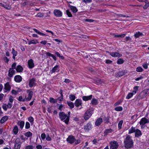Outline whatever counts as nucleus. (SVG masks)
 Returning <instances> with one entry per match:
<instances>
[{"label": "nucleus", "mask_w": 149, "mask_h": 149, "mask_svg": "<svg viewBox=\"0 0 149 149\" xmlns=\"http://www.w3.org/2000/svg\"><path fill=\"white\" fill-rule=\"evenodd\" d=\"M124 62V60L122 58L119 59L117 61V63L118 64H123Z\"/></svg>", "instance_id": "37998d69"}, {"label": "nucleus", "mask_w": 149, "mask_h": 149, "mask_svg": "<svg viewBox=\"0 0 149 149\" xmlns=\"http://www.w3.org/2000/svg\"><path fill=\"white\" fill-rule=\"evenodd\" d=\"M3 59L4 62L6 63H8L9 61V60L8 59L7 57L6 56L4 57L3 58Z\"/></svg>", "instance_id": "4d7b16f0"}, {"label": "nucleus", "mask_w": 149, "mask_h": 149, "mask_svg": "<svg viewBox=\"0 0 149 149\" xmlns=\"http://www.w3.org/2000/svg\"><path fill=\"white\" fill-rule=\"evenodd\" d=\"M11 87L9 84L8 82H7L4 84V89L6 90L5 92H6L7 91H10V90Z\"/></svg>", "instance_id": "9d476101"}, {"label": "nucleus", "mask_w": 149, "mask_h": 149, "mask_svg": "<svg viewBox=\"0 0 149 149\" xmlns=\"http://www.w3.org/2000/svg\"><path fill=\"white\" fill-rule=\"evenodd\" d=\"M15 71L13 68H10L8 71V76L10 77L13 76L15 74Z\"/></svg>", "instance_id": "dca6fc26"}, {"label": "nucleus", "mask_w": 149, "mask_h": 149, "mask_svg": "<svg viewBox=\"0 0 149 149\" xmlns=\"http://www.w3.org/2000/svg\"><path fill=\"white\" fill-rule=\"evenodd\" d=\"M113 131V130L111 128L106 129L104 132V136H107L109 133H112Z\"/></svg>", "instance_id": "412c9836"}, {"label": "nucleus", "mask_w": 149, "mask_h": 149, "mask_svg": "<svg viewBox=\"0 0 149 149\" xmlns=\"http://www.w3.org/2000/svg\"><path fill=\"white\" fill-rule=\"evenodd\" d=\"M12 106V103H9L7 105V107L8 108H11Z\"/></svg>", "instance_id": "338daca9"}, {"label": "nucleus", "mask_w": 149, "mask_h": 149, "mask_svg": "<svg viewBox=\"0 0 149 149\" xmlns=\"http://www.w3.org/2000/svg\"><path fill=\"white\" fill-rule=\"evenodd\" d=\"M36 80L35 79L32 78L29 81V86L31 88L32 87L36 85Z\"/></svg>", "instance_id": "4468645a"}, {"label": "nucleus", "mask_w": 149, "mask_h": 149, "mask_svg": "<svg viewBox=\"0 0 149 149\" xmlns=\"http://www.w3.org/2000/svg\"><path fill=\"white\" fill-rule=\"evenodd\" d=\"M146 3L145 5L143 6V8L144 9H146L149 6V3L148 1V0L146 1L145 2Z\"/></svg>", "instance_id": "a19ab883"}, {"label": "nucleus", "mask_w": 149, "mask_h": 149, "mask_svg": "<svg viewBox=\"0 0 149 149\" xmlns=\"http://www.w3.org/2000/svg\"><path fill=\"white\" fill-rule=\"evenodd\" d=\"M40 43L45 45L47 43V41L45 40L41 41L40 42Z\"/></svg>", "instance_id": "0e129e2a"}, {"label": "nucleus", "mask_w": 149, "mask_h": 149, "mask_svg": "<svg viewBox=\"0 0 149 149\" xmlns=\"http://www.w3.org/2000/svg\"><path fill=\"white\" fill-rule=\"evenodd\" d=\"M95 82L97 83H100L101 82V80L98 78H96L95 79Z\"/></svg>", "instance_id": "774afa93"}, {"label": "nucleus", "mask_w": 149, "mask_h": 149, "mask_svg": "<svg viewBox=\"0 0 149 149\" xmlns=\"http://www.w3.org/2000/svg\"><path fill=\"white\" fill-rule=\"evenodd\" d=\"M98 104V100L95 98H93L91 101L90 104L93 106H95Z\"/></svg>", "instance_id": "5701e85b"}, {"label": "nucleus", "mask_w": 149, "mask_h": 149, "mask_svg": "<svg viewBox=\"0 0 149 149\" xmlns=\"http://www.w3.org/2000/svg\"><path fill=\"white\" fill-rule=\"evenodd\" d=\"M27 93H28V95L26 99V101H29L31 99L33 94V92L32 91H30L29 90L27 91Z\"/></svg>", "instance_id": "1a4fd4ad"}, {"label": "nucleus", "mask_w": 149, "mask_h": 149, "mask_svg": "<svg viewBox=\"0 0 149 149\" xmlns=\"http://www.w3.org/2000/svg\"><path fill=\"white\" fill-rule=\"evenodd\" d=\"M123 120L120 121L118 123V126L119 129H121L122 128V126L123 123Z\"/></svg>", "instance_id": "a18cd8bd"}, {"label": "nucleus", "mask_w": 149, "mask_h": 149, "mask_svg": "<svg viewBox=\"0 0 149 149\" xmlns=\"http://www.w3.org/2000/svg\"><path fill=\"white\" fill-rule=\"evenodd\" d=\"M15 149H20L22 144L20 139L19 138H17L15 141Z\"/></svg>", "instance_id": "423d86ee"}, {"label": "nucleus", "mask_w": 149, "mask_h": 149, "mask_svg": "<svg viewBox=\"0 0 149 149\" xmlns=\"http://www.w3.org/2000/svg\"><path fill=\"white\" fill-rule=\"evenodd\" d=\"M67 104L71 109L73 108L74 107V103L70 101L67 102Z\"/></svg>", "instance_id": "c9c22d12"}, {"label": "nucleus", "mask_w": 149, "mask_h": 149, "mask_svg": "<svg viewBox=\"0 0 149 149\" xmlns=\"http://www.w3.org/2000/svg\"><path fill=\"white\" fill-rule=\"evenodd\" d=\"M16 70L17 72H21L23 71V68L21 66L18 65L16 68Z\"/></svg>", "instance_id": "a878e982"}, {"label": "nucleus", "mask_w": 149, "mask_h": 149, "mask_svg": "<svg viewBox=\"0 0 149 149\" xmlns=\"http://www.w3.org/2000/svg\"><path fill=\"white\" fill-rule=\"evenodd\" d=\"M26 149H33V146L31 145H29L26 147Z\"/></svg>", "instance_id": "bf43d9fd"}, {"label": "nucleus", "mask_w": 149, "mask_h": 149, "mask_svg": "<svg viewBox=\"0 0 149 149\" xmlns=\"http://www.w3.org/2000/svg\"><path fill=\"white\" fill-rule=\"evenodd\" d=\"M109 144L110 149H117L119 146L118 142L115 141H111Z\"/></svg>", "instance_id": "39448f33"}, {"label": "nucleus", "mask_w": 149, "mask_h": 149, "mask_svg": "<svg viewBox=\"0 0 149 149\" xmlns=\"http://www.w3.org/2000/svg\"><path fill=\"white\" fill-rule=\"evenodd\" d=\"M110 55L113 57H119L122 56L121 54H120L119 53L116 52H112L110 53Z\"/></svg>", "instance_id": "a211bd4d"}, {"label": "nucleus", "mask_w": 149, "mask_h": 149, "mask_svg": "<svg viewBox=\"0 0 149 149\" xmlns=\"http://www.w3.org/2000/svg\"><path fill=\"white\" fill-rule=\"evenodd\" d=\"M46 139L47 141H50L52 140L51 138L49 136V135H47Z\"/></svg>", "instance_id": "052dcab7"}, {"label": "nucleus", "mask_w": 149, "mask_h": 149, "mask_svg": "<svg viewBox=\"0 0 149 149\" xmlns=\"http://www.w3.org/2000/svg\"><path fill=\"white\" fill-rule=\"evenodd\" d=\"M33 30L36 33L41 36H44L46 35L45 34L40 32L39 31L36 29H33Z\"/></svg>", "instance_id": "7c9ffc66"}, {"label": "nucleus", "mask_w": 149, "mask_h": 149, "mask_svg": "<svg viewBox=\"0 0 149 149\" xmlns=\"http://www.w3.org/2000/svg\"><path fill=\"white\" fill-rule=\"evenodd\" d=\"M102 122V118H100L97 120L95 122V124L96 126H98L100 125Z\"/></svg>", "instance_id": "6ab92c4d"}, {"label": "nucleus", "mask_w": 149, "mask_h": 149, "mask_svg": "<svg viewBox=\"0 0 149 149\" xmlns=\"http://www.w3.org/2000/svg\"><path fill=\"white\" fill-rule=\"evenodd\" d=\"M135 132V137L137 138H139V137L141 136L142 134V133L141 131L138 129H136V130Z\"/></svg>", "instance_id": "f3484780"}, {"label": "nucleus", "mask_w": 149, "mask_h": 149, "mask_svg": "<svg viewBox=\"0 0 149 149\" xmlns=\"http://www.w3.org/2000/svg\"><path fill=\"white\" fill-rule=\"evenodd\" d=\"M66 13L68 17H72V15L71 14V12L69 11V10H66Z\"/></svg>", "instance_id": "de8ad7c7"}, {"label": "nucleus", "mask_w": 149, "mask_h": 149, "mask_svg": "<svg viewBox=\"0 0 149 149\" xmlns=\"http://www.w3.org/2000/svg\"><path fill=\"white\" fill-rule=\"evenodd\" d=\"M43 14L41 13H38L36 16L37 17H43Z\"/></svg>", "instance_id": "680f3d73"}, {"label": "nucleus", "mask_w": 149, "mask_h": 149, "mask_svg": "<svg viewBox=\"0 0 149 149\" xmlns=\"http://www.w3.org/2000/svg\"><path fill=\"white\" fill-rule=\"evenodd\" d=\"M59 106L58 109L60 111H62L65 108L64 105L62 104L59 105L58 104H57V106Z\"/></svg>", "instance_id": "58836bf2"}, {"label": "nucleus", "mask_w": 149, "mask_h": 149, "mask_svg": "<svg viewBox=\"0 0 149 149\" xmlns=\"http://www.w3.org/2000/svg\"><path fill=\"white\" fill-rule=\"evenodd\" d=\"M54 15L57 17H61L62 16V12L59 10L55 9L54 11Z\"/></svg>", "instance_id": "0eeeda50"}, {"label": "nucleus", "mask_w": 149, "mask_h": 149, "mask_svg": "<svg viewBox=\"0 0 149 149\" xmlns=\"http://www.w3.org/2000/svg\"><path fill=\"white\" fill-rule=\"evenodd\" d=\"M112 62V61L109 60H107L106 61L105 63L108 64H111Z\"/></svg>", "instance_id": "69168bd1"}, {"label": "nucleus", "mask_w": 149, "mask_h": 149, "mask_svg": "<svg viewBox=\"0 0 149 149\" xmlns=\"http://www.w3.org/2000/svg\"><path fill=\"white\" fill-rule=\"evenodd\" d=\"M24 135L27 137H29L32 136V134L30 132L28 131L25 133Z\"/></svg>", "instance_id": "4c0bfd02"}, {"label": "nucleus", "mask_w": 149, "mask_h": 149, "mask_svg": "<svg viewBox=\"0 0 149 149\" xmlns=\"http://www.w3.org/2000/svg\"><path fill=\"white\" fill-rule=\"evenodd\" d=\"M18 131V128L17 126V125L15 126L13 129V132L14 134L16 135L17 134Z\"/></svg>", "instance_id": "cd10ccee"}, {"label": "nucleus", "mask_w": 149, "mask_h": 149, "mask_svg": "<svg viewBox=\"0 0 149 149\" xmlns=\"http://www.w3.org/2000/svg\"><path fill=\"white\" fill-rule=\"evenodd\" d=\"M142 66L145 69H146L148 68V64L147 63H145L143 64Z\"/></svg>", "instance_id": "e2e57ef3"}, {"label": "nucleus", "mask_w": 149, "mask_h": 149, "mask_svg": "<svg viewBox=\"0 0 149 149\" xmlns=\"http://www.w3.org/2000/svg\"><path fill=\"white\" fill-rule=\"evenodd\" d=\"M8 116H5L2 117L0 120V122L1 123H3L6 121L8 119Z\"/></svg>", "instance_id": "b1692460"}, {"label": "nucleus", "mask_w": 149, "mask_h": 149, "mask_svg": "<svg viewBox=\"0 0 149 149\" xmlns=\"http://www.w3.org/2000/svg\"><path fill=\"white\" fill-rule=\"evenodd\" d=\"M69 98L71 101H73L75 100L76 97L74 95H70L69 96Z\"/></svg>", "instance_id": "c03bdc74"}, {"label": "nucleus", "mask_w": 149, "mask_h": 149, "mask_svg": "<svg viewBox=\"0 0 149 149\" xmlns=\"http://www.w3.org/2000/svg\"><path fill=\"white\" fill-rule=\"evenodd\" d=\"M133 95V94L131 93H129L127 96L126 98L127 99H129L132 97Z\"/></svg>", "instance_id": "8fccbe9b"}, {"label": "nucleus", "mask_w": 149, "mask_h": 149, "mask_svg": "<svg viewBox=\"0 0 149 149\" xmlns=\"http://www.w3.org/2000/svg\"><path fill=\"white\" fill-rule=\"evenodd\" d=\"M110 117L109 116H108L107 117H104L103 118V120L105 123H109V119Z\"/></svg>", "instance_id": "2f4dec72"}, {"label": "nucleus", "mask_w": 149, "mask_h": 149, "mask_svg": "<svg viewBox=\"0 0 149 149\" xmlns=\"http://www.w3.org/2000/svg\"><path fill=\"white\" fill-rule=\"evenodd\" d=\"M149 123V120L146 118H143L141 119L139 123L141 125H144L146 123Z\"/></svg>", "instance_id": "ddd939ff"}, {"label": "nucleus", "mask_w": 149, "mask_h": 149, "mask_svg": "<svg viewBox=\"0 0 149 149\" xmlns=\"http://www.w3.org/2000/svg\"><path fill=\"white\" fill-rule=\"evenodd\" d=\"M2 107L3 109L5 111L7 110L8 108L7 106V104H4L2 106Z\"/></svg>", "instance_id": "603ef678"}, {"label": "nucleus", "mask_w": 149, "mask_h": 149, "mask_svg": "<svg viewBox=\"0 0 149 149\" xmlns=\"http://www.w3.org/2000/svg\"><path fill=\"white\" fill-rule=\"evenodd\" d=\"M28 64L29 66V68H32L34 66V64L33 63V59H31L29 60L28 62Z\"/></svg>", "instance_id": "f8f14e48"}, {"label": "nucleus", "mask_w": 149, "mask_h": 149, "mask_svg": "<svg viewBox=\"0 0 149 149\" xmlns=\"http://www.w3.org/2000/svg\"><path fill=\"white\" fill-rule=\"evenodd\" d=\"M28 120L30 123H33L34 121V119L33 117L30 116Z\"/></svg>", "instance_id": "6e6d98bb"}, {"label": "nucleus", "mask_w": 149, "mask_h": 149, "mask_svg": "<svg viewBox=\"0 0 149 149\" xmlns=\"http://www.w3.org/2000/svg\"><path fill=\"white\" fill-rule=\"evenodd\" d=\"M149 93V89H145L141 92L137 96L136 99L138 100L145 97L146 95Z\"/></svg>", "instance_id": "20e7f679"}, {"label": "nucleus", "mask_w": 149, "mask_h": 149, "mask_svg": "<svg viewBox=\"0 0 149 149\" xmlns=\"http://www.w3.org/2000/svg\"><path fill=\"white\" fill-rule=\"evenodd\" d=\"M143 35V33L140 32L136 33L134 35V36L135 38H138L140 36H142Z\"/></svg>", "instance_id": "72a5a7b5"}, {"label": "nucleus", "mask_w": 149, "mask_h": 149, "mask_svg": "<svg viewBox=\"0 0 149 149\" xmlns=\"http://www.w3.org/2000/svg\"><path fill=\"white\" fill-rule=\"evenodd\" d=\"M136 130L135 127H132L129 130V134H130L133 132H135Z\"/></svg>", "instance_id": "473e14b6"}, {"label": "nucleus", "mask_w": 149, "mask_h": 149, "mask_svg": "<svg viewBox=\"0 0 149 149\" xmlns=\"http://www.w3.org/2000/svg\"><path fill=\"white\" fill-rule=\"evenodd\" d=\"M75 139L74 136H69L67 139L68 142L70 144H72L75 141Z\"/></svg>", "instance_id": "6e6552de"}, {"label": "nucleus", "mask_w": 149, "mask_h": 149, "mask_svg": "<svg viewBox=\"0 0 149 149\" xmlns=\"http://www.w3.org/2000/svg\"><path fill=\"white\" fill-rule=\"evenodd\" d=\"M17 124L19 126L20 128L22 129L24 127V121H21L18 122Z\"/></svg>", "instance_id": "c756f323"}, {"label": "nucleus", "mask_w": 149, "mask_h": 149, "mask_svg": "<svg viewBox=\"0 0 149 149\" xmlns=\"http://www.w3.org/2000/svg\"><path fill=\"white\" fill-rule=\"evenodd\" d=\"M17 52L16 51L14 48H12V54L13 55V58L14 60H15V57L17 56Z\"/></svg>", "instance_id": "c85d7f7f"}, {"label": "nucleus", "mask_w": 149, "mask_h": 149, "mask_svg": "<svg viewBox=\"0 0 149 149\" xmlns=\"http://www.w3.org/2000/svg\"><path fill=\"white\" fill-rule=\"evenodd\" d=\"M59 71V69L58 65H56L51 70L52 73H54L55 72H58Z\"/></svg>", "instance_id": "4be33fe9"}, {"label": "nucleus", "mask_w": 149, "mask_h": 149, "mask_svg": "<svg viewBox=\"0 0 149 149\" xmlns=\"http://www.w3.org/2000/svg\"><path fill=\"white\" fill-rule=\"evenodd\" d=\"M136 71L139 72H142L143 71V69L141 67H138L136 68Z\"/></svg>", "instance_id": "49530a36"}, {"label": "nucleus", "mask_w": 149, "mask_h": 149, "mask_svg": "<svg viewBox=\"0 0 149 149\" xmlns=\"http://www.w3.org/2000/svg\"><path fill=\"white\" fill-rule=\"evenodd\" d=\"M38 43V42L36 40H32L28 42V44L29 45L31 44L36 45L37 43Z\"/></svg>", "instance_id": "bb28decb"}, {"label": "nucleus", "mask_w": 149, "mask_h": 149, "mask_svg": "<svg viewBox=\"0 0 149 149\" xmlns=\"http://www.w3.org/2000/svg\"><path fill=\"white\" fill-rule=\"evenodd\" d=\"M18 100L20 101L24 102L26 101V99H23V98L22 96H20L18 99Z\"/></svg>", "instance_id": "5fc2aeb1"}, {"label": "nucleus", "mask_w": 149, "mask_h": 149, "mask_svg": "<svg viewBox=\"0 0 149 149\" xmlns=\"http://www.w3.org/2000/svg\"><path fill=\"white\" fill-rule=\"evenodd\" d=\"M56 55L58 57L60 58L61 59H63L64 58V57L62 56H61L60 54L58 52H56L55 53Z\"/></svg>", "instance_id": "3c124183"}, {"label": "nucleus", "mask_w": 149, "mask_h": 149, "mask_svg": "<svg viewBox=\"0 0 149 149\" xmlns=\"http://www.w3.org/2000/svg\"><path fill=\"white\" fill-rule=\"evenodd\" d=\"M92 95H90L88 96H83L82 97V100L84 101L90 100L92 98Z\"/></svg>", "instance_id": "aec40b11"}, {"label": "nucleus", "mask_w": 149, "mask_h": 149, "mask_svg": "<svg viewBox=\"0 0 149 149\" xmlns=\"http://www.w3.org/2000/svg\"><path fill=\"white\" fill-rule=\"evenodd\" d=\"M94 110V108L91 107L86 112L84 116V119L86 120H88L91 117L93 113Z\"/></svg>", "instance_id": "7ed1b4c3"}, {"label": "nucleus", "mask_w": 149, "mask_h": 149, "mask_svg": "<svg viewBox=\"0 0 149 149\" xmlns=\"http://www.w3.org/2000/svg\"><path fill=\"white\" fill-rule=\"evenodd\" d=\"M69 6L70 7L73 13H75L77 12V10L75 7L71 5H70Z\"/></svg>", "instance_id": "f704fd0d"}, {"label": "nucleus", "mask_w": 149, "mask_h": 149, "mask_svg": "<svg viewBox=\"0 0 149 149\" xmlns=\"http://www.w3.org/2000/svg\"><path fill=\"white\" fill-rule=\"evenodd\" d=\"M126 34H122L117 35L114 34L113 36L114 37H116V38H123L125 36Z\"/></svg>", "instance_id": "e433bc0d"}, {"label": "nucleus", "mask_w": 149, "mask_h": 149, "mask_svg": "<svg viewBox=\"0 0 149 149\" xmlns=\"http://www.w3.org/2000/svg\"><path fill=\"white\" fill-rule=\"evenodd\" d=\"M49 101L51 103H55L57 102V100L54 99V98L51 97L49 99Z\"/></svg>", "instance_id": "ea45409f"}, {"label": "nucleus", "mask_w": 149, "mask_h": 149, "mask_svg": "<svg viewBox=\"0 0 149 149\" xmlns=\"http://www.w3.org/2000/svg\"><path fill=\"white\" fill-rule=\"evenodd\" d=\"M92 125L90 122L88 123L86 125L84 126V129L86 131H88L89 130L91 129Z\"/></svg>", "instance_id": "9b49d317"}, {"label": "nucleus", "mask_w": 149, "mask_h": 149, "mask_svg": "<svg viewBox=\"0 0 149 149\" xmlns=\"http://www.w3.org/2000/svg\"><path fill=\"white\" fill-rule=\"evenodd\" d=\"M25 127L26 129H28L30 127V124L29 122H26Z\"/></svg>", "instance_id": "864d4df0"}, {"label": "nucleus", "mask_w": 149, "mask_h": 149, "mask_svg": "<svg viewBox=\"0 0 149 149\" xmlns=\"http://www.w3.org/2000/svg\"><path fill=\"white\" fill-rule=\"evenodd\" d=\"M125 147L127 149L131 148L133 146V142L132 137L127 135L124 141Z\"/></svg>", "instance_id": "f257e3e1"}, {"label": "nucleus", "mask_w": 149, "mask_h": 149, "mask_svg": "<svg viewBox=\"0 0 149 149\" xmlns=\"http://www.w3.org/2000/svg\"><path fill=\"white\" fill-rule=\"evenodd\" d=\"M75 105L76 107H78L81 104V100L79 99H77L75 102Z\"/></svg>", "instance_id": "393cba45"}, {"label": "nucleus", "mask_w": 149, "mask_h": 149, "mask_svg": "<svg viewBox=\"0 0 149 149\" xmlns=\"http://www.w3.org/2000/svg\"><path fill=\"white\" fill-rule=\"evenodd\" d=\"M41 138L42 140L46 138V135L44 133H43L41 134Z\"/></svg>", "instance_id": "13d9d810"}, {"label": "nucleus", "mask_w": 149, "mask_h": 149, "mask_svg": "<svg viewBox=\"0 0 149 149\" xmlns=\"http://www.w3.org/2000/svg\"><path fill=\"white\" fill-rule=\"evenodd\" d=\"M115 110L117 111H121L123 110V108L121 106H119L115 108Z\"/></svg>", "instance_id": "79ce46f5"}, {"label": "nucleus", "mask_w": 149, "mask_h": 149, "mask_svg": "<svg viewBox=\"0 0 149 149\" xmlns=\"http://www.w3.org/2000/svg\"><path fill=\"white\" fill-rule=\"evenodd\" d=\"M125 71H122L119 72L118 74L119 77H121L124 75L125 74Z\"/></svg>", "instance_id": "09e8293b"}, {"label": "nucleus", "mask_w": 149, "mask_h": 149, "mask_svg": "<svg viewBox=\"0 0 149 149\" xmlns=\"http://www.w3.org/2000/svg\"><path fill=\"white\" fill-rule=\"evenodd\" d=\"M59 116L60 119L61 121H64L65 123L68 124L70 120V117L67 116L63 112H61L59 113Z\"/></svg>", "instance_id": "f03ea898"}, {"label": "nucleus", "mask_w": 149, "mask_h": 149, "mask_svg": "<svg viewBox=\"0 0 149 149\" xmlns=\"http://www.w3.org/2000/svg\"><path fill=\"white\" fill-rule=\"evenodd\" d=\"M22 79V77L19 75H16L14 77V80L16 82L19 83L20 82Z\"/></svg>", "instance_id": "2eb2a0df"}]
</instances>
